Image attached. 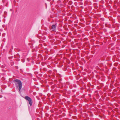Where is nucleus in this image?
I'll return each instance as SVG.
<instances>
[{
	"instance_id": "4468645a",
	"label": "nucleus",
	"mask_w": 120,
	"mask_h": 120,
	"mask_svg": "<svg viewBox=\"0 0 120 120\" xmlns=\"http://www.w3.org/2000/svg\"><path fill=\"white\" fill-rule=\"evenodd\" d=\"M54 81L55 82H57V81L56 80H54Z\"/></svg>"
},
{
	"instance_id": "a211bd4d",
	"label": "nucleus",
	"mask_w": 120,
	"mask_h": 120,
	"mask_svg": "<svg viewBox=\"0 0 120 120\" xmlns=\"http://www.w3.org/2000/svg\"><path fill=\"white\" fill-rule=\"evenodd\" d=\"M102 85H101V86H102H102H104V84L103 85V84H102Z\"/></svg>"
},
{
	"instance_id": "20e7f679",
	"label": "nucleus",
	"mask_w": 120,
	"mask_h": 120,
	"mask_svg": "<svg viewBox=\"0 0 120 120\" xmlns=\"http://www.w3.org/2000/svg\"><path fill=\"white\" fill-rule=\"evenodd\" d=\"M73 3V2L72 1H70L69 2V5H71Z\"/></svg>"
},
{
	"instance_id": "f3484780",
	"label": "nucleus",
	"mask_w": 120,
	"mask_h": 120,
	"mask_svg": "<svg viewBox=\"0 0 120 120\" xmlns=\"http://www.w3.org/2000/svg\"><path fill=\"white\" fill-rule=\"evenodd\" d=\"M67 32H65V33H64V34H67Z\"/></svg>"
},
{
	"instance_id": "f257e3e1",
	"label": "nucleus",
	"mask_w": 120,
	"mask_h": 120,
	"mask_svg": "<svg viewBox=\"0 0 120 120\" xmlns=\"http://www.w3.org/2000/svg\"><path fill=\"white\" fill-rule=\"evenodd\" d=\"M13 82L15 83L16 87L18 88L19 87V91H20L22 88V85L21 81L18 79H16L14 80Z\"/></svg>"
},
{
	"instance_id": "5701e85b",
	"label": "nucleus",
	"mask_w": 120,
	"mask_h": 120,
	"mask_svg": "<svg viewBox=\"0 0 120 120\" xmlns=\"http://www.w3.org/2000/svg\"><path fill=\"white\" fill-rule=\"evenodd\" d=\"M40 63V62H39V63H38V64H39Z\"/></svg>"
},
{
	"instance_id": "aec40b11",
	"label": "nucleus",
	"mask_w": 120,
	"mask_h": 120,
	"mask_svg": "<svg viewBox=\"0 0 120 120\" xmlns=\"http://www.w3.org/2000/svg\"><path fill=\"white\" fill-rule=\"evenodd\" d=\"M102 20L103 21H104V19H103Z\"/></svg>"
},
{
	"instance_id": "6ab92c4d",
	"label": "nucleus",
	"mask_w": 120,
	"mask_h": 120,
	"mask_svg": "<svg viewBox=\"0 0 120 120\" xmlns=\"http://www.w3.org/2000/svg\"><path fill=\"white\" fill-rule=\"evenodd\" d=\"M102 3H104V1H103L102 2Z\"/></svg>"
},
{
	"instance_id": "7ed1b4c3",
	"label": "nucleus",
	"mask_w": 120,
	"mask_h": 120,
	"mask_svg": "<svg viewBox=\"0 0 120 120\" xmlns=\"http://www.w3.org/2000/svg\"><path fill=\"white\" fill-rule=\"evenodd\" d=\"M56 25H52V28L54 30L56 29Z\"/></svg>"
},
{
	"instance_id": "9b49d317",
	"label": "nucleus",
	"mask_w": 120,
	"mask_h": 120,
	"mask_svg": "<svg viewBox=\"0 0 120 120\" xmlns=\"http://www.w3.org/2000/svg\"><path fill=\"white\" fill-rule=\"evenodd\" d=\"M73 118H74V119H75L77 117L75 116H73Z\"/></svg>"
},
{
	"instance_id": "f03ea898",
	"label": "nucleus",
	"mask_w": 120,
	"mask_h": 120,
	"mask_svg": "<svg viewBox=\"0 0 120 120\" xmlns=\"http://www.w3.org/2000/svg\"><path fill=\"white\" fill-rule=\"evenodd\" d=\"M24 98L26 100L28 101L27 103L30 104V106L32 105L33 104V101L28 96H25Z\"/></svg>"
},
{
	"instance_id": "dca6fc26",
	"label": "nucleus",
	"mask_w": 120,
	"mask_h": 120,
	"mask_svg": "<svg viewBox=\"0 0 120 120\" xmlns=\"http://www.w3.org/2000/svg\"><path fill=\"white\" fill-rule=\"evenodd\" d=\"M4 13L5 14H6L7 13V12L6 11H5L4 12Z\"/></svg>"
},
{
	"instance_id": "4be33fe9",
	"label": "nucleus",
	"mask_w": 120,
	"mask_h": 120,
	"mask_svg": "<svg viewBox=\"0 0 120 120\" xmlns=\"http://www.w3.org/2000/svg\"><path fill=\"white\" fill-rule=\"evenodd\" d=\"M40 63V62H39V63H38V64H39Z\"/></svg>"
},
{
	"instance_id": "f8f14e48",
	"label": "nucleus",
	"mask_w": 120,
	"mask_h": 120,
	"mask_svg": "<svg viewBox=\"0 0 120 120\" xmlns=\"http://www.w3.org/2000/svg\"><path fill=\"white\" fill-rule=\"evenodd\" d=\"M105 71H108V69H107L106 68V67H105ZM106 72H105V73H106Z\"/></svg>"
},
{
	"instance_id": "423d86ee",
	"label": "nucleus",
	"mask_w": 120,
	"mask_h": 120,
	"mask_svg": "<svg viewBox=\"0 0 120 120\" xmlns=\"http://www.w3.org/2000/svg\"><path fill=\"white\" fill-rule=\"evenodd\" d=\"M67 92L68 94H71V91L70 90H68Z\"/></svg>"
},
{
	"instance_id": "6e6552de",
	"label": "nucleus",
	"mask_w": 120,
	"mask_h": 120,
	"mask_svg": "<svg viewBox=\"0 0 120 120\" xmlns=\"http://www.w3.org/2000/svg\"><path fill=\"white\" fill-rule=\"evenodd\" d=\"M72 92H75L76 91L75 90H73L72 91Z\"/></svg>"
},
{
	"instance_id": "0eeeda50",
	"label": "nucleus",
	"mask_w": 120,
	"mask_h": 120,
	"mask_svg": "<svg viewBox=\"0 0 120 120\" xmlns=\"http://www.w3.org/2000/svg\"><path fill=\"white\" fill-rule=\"evenodd\" d=\"M58 80L59 82H60L62 80V79H59Z\"/></svg>"
},
{
	"instance_id": "1a4fd4ad",
	"label": "nucleus",
	"mask_w": 120,
	"mask_h": 120,
	"mask_svg": "<svg viewBox=\"0 0 120 120\" xmlns=\"http://www.w3.org/2000/svg\"><path fill=\"white\" fill-rule=\"evenodd\" d=\"M5 0H3L2 1V2L3 3H4L5 1Z\"/></svg>"
},
{
	"instance_id": "412c9836",
	"label": "nucleus",
	"mask_w": 120,
	"mask_h": 120,
	"mask_svg": "<svg viewBox=\"0 0 120 120\" xmlns=\"http://www.w3.org/2000/svg\"><path fill=\"white\" fill-rule=\"evenodd\" d=\"M2 97V96H0V98H1Z\"/></svg>"
},
{
	"instance_id": "2eb2a0df",
	"label": "nucleus",
	"mask_w": 120,
	"mask_h": 120,
	"mask_svg": "<svg viewBox=\"0 0 120 120\" xmlns=\"http://www.w3.org/2000/svg\"><path fill=\"white\" fill-rule=\"evenodd\" d=\"M54 96H52V98H54Z\"/></svg>"
},
{
	"instance_id": "39448f33",
	"label": "nucleus",
	"mask_w": 120,
	"mask_h": 120,
	"mask_svg": "<svg viewBox=\"0 0 120 120\" xmlns=\"http://www.w3.org/2000/svg\"><path fill=\"white\" fill-rule=\"evenodd\" d=\"M17 56L18 57L20 58V57L18 53L17 54Z\"/></svg>"
},
{
	"instance_id": "ddd939ff",
	"label": "nucleus",
	"mask_w": 120,
	"mask_h": 120,
	"mask_svg": "<svg viewBox=\"0 0 120 120\" xmlns=\"http://www.w3.org/2000/svg\"><path fill=\"white\" fill-rule=\"evenodd\" d=\"M20 60V59H17V61H19Z\"/></svg>"
},
{
	"instance_id": "9d476101",
	"label": "nucleus",
	"mask_w": 120,
	"mask_h": 120,
	"mask_svg": "<svg viewBox=\"0 0 120 120\" xmlns=\"http://www.w3.org/2000/svg\"><path fill=\"white\" fill-rule=\"evenodd\" d=\"M39 76L40 77H41L42 76V75L40 74H39Z\"/></svg>"
}]
</instances>
